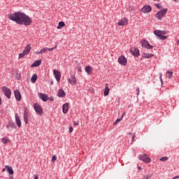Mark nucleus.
Returning a JSON list of instances; mask_svg holds the SVG:
<instances>
[{"label":"nucleus","mask_w":179,"mask_h":179,"mask_svg":"<svg viewBox=\"0 0 179 179\" xmlns=\"http://www.w3.org/2000/svg\"><path fill=\"white\" fill-rule=\"evenodd\" d=\"M10 20L15 22L17 24H21V26H30L33 23L31 18L27 15L26 14L20 12H17L8 15Z\"/></svg>","instance_id":"f257e3e1"},{"label":"nucleus","mask_w":179,"mask_h":179,"mask_svg":"<svg viewBox=\"0 0 179 179\" xmlns=\"http://www.w3.org/2000/svg\"><path fill=\"white\" fill-rule=\"evenodd\" d=\"M168 10H169L167 8H164V9H162V10H159V12H157L155 14V17L157 19H158V20H162V19H163V17H164L166 13H167Z\"/></svg>","instance_id":"f03ea898"},{"label":"nucleus","mask_w":179,"mask_h":179,"mask_svg":"<svg viewBox=\"0 0 179 179\" xmlns=\"http://www.w3.org/2000/svg\"><path fill=\"white\" fill-rule=\"evenodd\" d=\"M141 43L142 47L146 48V50H153V45H150L149 41L144 39L141 41Z\"/></svg>","instance_id":"7ed1b4c3"},{"label":"nucleus","mask_w":179,"mask_h":179,"mask_svg":"<svg viewBox=\"0 0 179 179\" xmlns=\"http://www.w3.org/2000/svg\"><path fill=\"white\" fill-rule=\"evenodd\" d=\"M34 108L38 115H43V108L38 103H34Z\"/></svg>","instance_id":"20e7f679"},{"label":"nucleus","mask_w":179,"mask_h":179,"mask_svg":"<svg viewBox=\"0 0 179 179\" xmlns=\"http://www.w3.org/2000/svg\"><path fill=\"white\" fill-rule=\"evenodd\" d=\"M139 160H142L144 163H150L151 159L148 155H143L138 157Z\"/></svg>","instance_id":"39448f33"},{"label":"nucleus","mask_w":179,"mask_h":179,"mask_svg":"<svg viewBox=\"0 0 179 179\" xmlns=\"http://www.w3.org/2000/svg\"><path fill=\"white\" fill-rule=\"evenodd\" d=\"M118 62L120 64V65H124L125 66L128 62V60H127V58H125L124 55H121L118 58Z\"/></svg>","instance_id":"423d86ee"},{"label":"nucleus","mask_w":179,"mask_h":179,"mask_svg":"<svg viewBox=\"0 0 179 179\" xmlns=\"http://www.w3.org/2000/svg\"><path fill=\"white\" fill-rule=\"evenodd\" d=\"M1 90L3 92L5 96L8 97V99H10V90L6 87H2Z\"/></svg>","instance_id":"0eeeda50"},{"label":"nucleus","mask_w":179,"mask_h":179,"mask_svg":"<svg viewBox=\"0 0 179 179\" xmlns=\"http://www.w3.org/2000/svg\"><path fill=\"white\" fill-rule=\"evenodd\" d=\"M53 73L55 75V78L57 82H59L61 80V72L58 70H54Z\"/></svg>","instance_id":"6e6552de"},{"label":"nucleus","mask_w":179,"mask_h":179,"mask_svg":"<svg viewBox=\"0 0 179 179\" xmlns=\"http://www.w3.org/2000/svg\"><path fill=\"white\" fill-rule=\"evenodd\" d=\"M14 94L17 101H20V100H22V94L18 90L14 91Z\"/></svg>","instance_id":"1a4fd4ad"},{"label":"nucleus","mask_w":179,"mask_h":179,"mask_svg":"<svg viewBox=\"0 0 179 179\" xmlns=\"http://www.w3.org/2000/svg\"><path fill=\"white\" fill-rule=\"evenodd\" d=\"M152 11V7L150 6H145L141 8V12L143 13H149V12Z\"/></svg>","instance_id":"9d476101"},{"label":"nucleus","mask_w":179,"mask_h":179,"mask_svg":"<svg viewBox=\"0 0 179 179\" xmlns=\"http://www.w3.org/2000/svg\"><path fill=\"white\" fill-rule=\"evenodd\" d=\"M130 52H131V54L134 55V57H139V50L136 48H131L130 49Z\"/></svg>","instance_id":"9b49d317"},{"label":"nucleus","mask_w":179,"mask_h":179,"mask_svg":"<svg viewBox=\"0 0 179 179\" xmlns=\"http://www.w3.org/2000/svg\"><path fill=\"white\" fill-rule=\"evenodd\" d=\"M38 96L43 101H47L48 100V95L47 94L38 93Z\"/></svg>","instance_id":"f8f14e48"},{"label":"nucleus","mask_w":179,"mask_h":179,"mask_svg":"<svg viewBox=\"0 0 179 179\" xmlns=\"http://www.w3.org/2000/svg\"><path fill=\"white\" fill-rule=\"evenodd\" d=\"M154 34H155V36H157L158 37H162V36H164L165 34H166V31H160V30H155L154 31Z\"/></svg>","instance_id":"ddd939ff"},{"label":"nucleus","mask_w":179,"mask_h":179,"mask_svg":"<svg viewBox=\"0 0 179 179\" xmlns=\"http://www.w3.org/2000/svg\"><path fill=\"white\" fill-rule=\"evenodd\" d=\"M118 26H127L128 24V19L127 18H122L120 21L117 23Z\"/></svg>","instance_id":"4468645a"},{"label":"nucleus","mask_w":179,"mask_h":179,"mask_svg":"<svg viewBox=\"0 0 179 179\" xmlns=\"http://www.w3.org/2000/svg\"><path fill=\"white\" fill-rule=\"evenodd\" d=\"M62 111L64 114H66L69 111V103H66L63 105Z\"/></svg>","instance_id":"2eb2a0df"},{"label":"nucleus","mask_w":179,"mask_h":179,"mask_svg":"<svg viewBox=\"0 0 179 179\" xmlns=\"http://www.w3.org/2000/svg\"><path fill=\"white\" fill-rule=\"evenodd\" d=\"M15 121L17 127L20 128V127H22V122L20 121V117L17 115V114H15Z\"/></svg>","instance_id":"dca6fc26"},{"label":"nucleus","mask_w":179,"mask_h":179,"mask_svg":"<svg viewBox=\"0 0 179 179\" xmlns=\"http://www.w3.org/2000/svg\"><path fill=\"white\" fill-rule=\"evenodd\" d=\"M69 80V83H70V85H76V78H75V76H71V78L68 79Z\"/></svg>","instance_id":"f3484780"},{"label":"nucleus","mask_w":179,"mask_h":179,"mask_svg":"<svg viewBox=\"0 0 179 179\" xmlns=\"http://www.w3.org/2000/svg\"><path fill=\"white\" fill-rule=\"evenodd\" d=\"M108 93H110V88H108V84L106 83L105 85V89L103 91V95L104 96H108Z\"/></svg>","instance_id":"a211bd4d"},{"label":"nucleus","mask_w":179,"mask_h":179,"mask_svg":"<svg viewBox=\"0 0 179 179\" xmlns=\"http://www.w3.org/2000/svg\"><path fill=\"white\" fill-rule=\"evenodd\" d=\"M30 50H31V47L30 46V45H27L24 50H23V52L27 55V54H29L30 52Z\"/></svg>","instance_id":"6ab92c4d"},{"label":"nucleus","mask_w":179,"mask_h":179,"mask_svg":"<svg viewBox=\"0 0 179 179\" xmlns=\"http://www.w3.org/2000/svg\"><path fill=\"white\" fill-rule=\"evenodd\" d=\"M24 121L25 124H28L29 113H27V111H24Z\"/></svg>","instance_id":"aec40b11"},{"label":"nucleus","mask_w":179,"mask_h":179,"mask_svg":"<svg viewBox=\"0 0 179 179\" xmlns=\"http://www.w3.org/2000/svg\"><path fill=\"white\" fill-rule=\"evenodd\" d=\"M92 71H93V68L92 66H85V72H87V73H89L90 75Z\"/></svg>","instance_id":"412c9836"},{"label":"nucleus","mask_w":179,"mask_h":179,"mask_svg":"<svg viewBox=\"0 0 179 179\" xmlns=\"http://www.w3.org/2000/svg\"><path fill=\"white\" fill-rule=\"evenodd\" d=\"M41 65V59L36 60L31 64V66H40Z\"/></svg>","instance_id":"4be33fe9"},{"label":"nucleus","mask_w":179,"mask_h":179,"mask_svg":"<svg viewBox=\"0 0 179 179\" xmlns=\"http://www.w3.org/2000/svg\"><path fill=\"white\" fill-rule=\"evenodd\" d=\"M57 96L59 97H65V91L64 90H59Z\"/></svg>","instance_id":"5701e85b"},{"label":"nucleus","mask_w":179,"mask_h":179,"mask_svg":"<svg viewBox=\"0 0 179 179\" xmlns=\"http://www.w3.org/2000/svg\"><path fill=\"white\" fill-rule=\"evenodd\" d=\"M62 27H65V22H59V24L57 26V29L58 30H61V29H62Z\"/></svg>","instance_id":"b1692460"},{"label":"nucleus","mask_w":179,"mask_h":179,"mask_svg":"<svg viewBox=\"0 0 179 179\" xmlns=\"http://www.w3.org/2000/svg\"><path fill=\"white\" fill-rule=\"evenodd\" d=\"M6 169H7V171L9 173V174H13V169H12V166L6 165Z\"/></svg>","instance_id":"393cba45"},{"label":"nucleus","mask_w":179,"mask_h":179,"mask_svg":"<svg viewBox=\"0 0 179 179\" xmlns=\"http://www.w3.org/2000/svg\"><path fill=\"white\" fill-rule=\"evenodd\" d=\"M152 57H153V55L151 53H144L143 54V58L149 59V58H152Z\"/></svg>","instance_id":"a878e982"},{"label":"nucleus","mask_w":179,"mask_h":179,"mask_svg":"<svg viewBox=\"0 0 179 179\" xmlns=\"http://www.w3.org/2000/svg\"><path fill=\"white\" fill-rule=\"evenodd\" d=\"M36 80H37V76L36 74H34L31 78V81L32 83H36Z\"/></svg>","instance_id":"bb28decb"},{"label":"nucleus","mask_w":179,"mask_h":179,"mask_svg":"<svg viewBox=\"0 0 179 179\" xmlns=\"http://www.w3.org/2000/svg\"><path fill=\"white\" fill-rule=\"evenodd\" d=\"M128 135H131V145H132V143L134 142V139H135V134H132V133H128Z\"/></svg>","instance_id":"cd10ccee"},{"label":"nucleus","mask_w":179,"mask_h":179,"mask_svg":"<svg viewBox=\"0 0 179 179\" xmlns=\"http://www.w3.org/2000/svg\"><path fill=\"white\" fill-rule=\"evenodd\" d=\"M47 51H48V48H43V49L41 50L39 53L45 54V52H47Z\"/></svg>","instance_id":"c85d7f7f"},{"label":"nucleus","mask_w":179,"mask_h":179,"mask_svg":"<svg viewBox=\"0 0 179 179\" xmlns=\"http://www.w3.org/2000/svg\"><path fill=\"white\" fill-rule=\"evenodd\" d=\"M159 160H160L161 162H167V160H169V157H161V158L159 159Z\"/></svg>","instance_id":"c756f323"},{"label":"nucleus","mask_w":179,"mask_h":179,"mask_svg":"<svg viewBox=\"0 0 179 179\" xmlns=\"http://www.w3.org/2000/svg\"><path fill=\"white\" fill-rule=\"evenodd\" d=\"M166 73L169 74L168 76L169 79L173 77V71H167Z\"/></svg>","instance_id":"7c9ffc66"},{"label":"nucleus","mask_w":179,"mask_h":179,"mask_svg":"<svg viewBox=\"0 0 179 179\" xmlns=\"http://www.w3.org/2000/svg\"><path fill=\"white\" fill-rule=\"evenodd\" d=\"M122 121V117H120V119H117L115 120V122L113 123V125H117V124H118V122Z\"/></svg>","instance_id":"2f4dec72"},{"label":"nucleus","mask_w":179,"mask_h":179,"mask_svg":"<svg viewBox=\"0 0 179 179\" xmlns=\"http://www.w3.org/2000/svg\"><path fill=\"white\" fill-rule=\"evenodd\" d=\"M8 141H9V140H8V139H6V138H3L1 139V142H2L3 143H8Z\"/></svg>","instance_id":"473e14b6"},{"label":"nucleus","mask_w":179,"mask_h":179,"mask_svg":"<svg viewBox=\"0 0 179 179\" xmlns=\"http://www.w3.org/2000/svg\"><path fill=\"white\" fill-rule=\"evenodd\" d=\"M55 160H57V155H53L52 157V163H54V162H55Z\"/></svg>","instance_id":"72a5a7b5"},{"label":"nucleus","mask_w":179,"mask_h":179,"mask_svg":"<svg viewBox=\"0 0 179 179\" xmlns=\"http://www.w3.org/2000/svg\"><path fill=\"white\" fill-rule=\"evenodd\" d=\"M24 55H26L24 54V52H22V53H20L19 55V58H23V57H24Z\"/></svg>","instance_id":"f704fd0d"},{"label":"nucleus","mask_w":179,"mask_h":179,"mask_svg":"<svg viewBox=\"0 0 179 179\" xmlns=\"http://www.w3.org/2000/svg\"><path fill=\"white\" fill-rule=\"evenodd\" d=\"M56 48H57V45H55V47L52 48H48V51H52V50H55Z\"/></svg>","instance_id":"c9c22d12"},{"label":"nucleus","mask_w":179,"mask_h":179,"mask_svg":"<svg viewBox=\"0 0 179 179\" xmlns=\"http://www.w3.org/2000/svg\"><path fill=\"white\" fill-rule=\"evenodd\" d=\"M159 38L160 40H166V38H167V36L162 35Z\"/></svg>","instance_id":"e433bc0d"},{"label":"nucleus","mask_w":179,"mask_h":179,"mask_svg":"<svg viewBox=\"0 0 179 179\" xmlns=\"http://www.w3.org/2000/svg\"><path fill=\"white\" fill-rule=\"evenodd\" d=\"M155 6L156 8H158V9H162V6H160L159 3L155 4Z\"/></svg>","instance_id":"4c0bfd02"},{"label":"nucleus","mask_w":179,"mask_h":179,"mask_svg":"<svg viewBox=\"0 0 179 179\" xmlns=\"http://www.w3.org/2000/svg\"><path fill=\"white\" fill-rule=\"evenodd\" d=\"M162 73L159 74V79H160V80H161V83H162V85H163V79L162 78Z\"/></svg>","instance_id":"58836bf2"},{"label":"nucleus","mask_w":179,"mask_h":179,"mask_svg":"<svg viewBox=\"0 0 179 179\" xmlns=\"http://www.w3.org/2000/svg\"><path fill=\"white\" fill-rule=\"evenodd\" d=\"M73 131V128L72 127H71L69 128V132H70V133H72Z\"/></svg>","instance_id":"ea45409f"},{"label":"nucleus","mask_w":179,"mask_h":179,"mask_svg":"<svg viewBox=\"0 0 179 179\" xmlns=\"http://www.w3.org/2000/svg\"><path fill=\"white\" fill-rule=\"evenodd\" d=\"M9 127H11V128H13V124H10L7 126V128H9Z\"/></svg>","instance_id":"a19ab883"},{"label":"nucleus","mask_w":179,"mask_h":179,"mask_svg":"<svg viewBox=\"0 0 179 179\" xmlns=\"http://www.w3.org/2000/svg\"><path fill=\"white\" fill-rule=\"evenodd\" d=\"M125 114H127V112L123 113L121 119L122 120L124 118V116L125 115Z\"/></svg>","instance_id":"79ce46f5"},{"label":"nucleus","mask_w":179,"mask_h":179,"mask_svg":"<svg viewBox=\"0 0 179 179\" xmlns=\"http://www.w3.org/2000/svg\"><path fill=\"white\" fill-rule=\"evenodd\" d=\"M78 72H82V68L81 67H78Z\"/></svg>","instance_id":"37998d69"},{"label":"nucleus","mask_w":179,"mask_h":179,"mask_svg":"<svg viewBox=\"0 0 179 179\" xmlns=\"http://www.w3.org/2000/svg\"><path fill=\"white\" fill-rule=\"evenodd\" d=\"M16 78L19 80L20 79V74H17L16 75Z\"/></svg>","instance_id":"c03bdc74"},{"label":"nucleus","mask_w":179,"mask_h":179,"mask_svg":"<svg viewBox=\"0 0 179 179\" xmlns=\"http://www.w3.org/2000/svg\"><path fill=\"white\" fill-rule=\"evenodd\" d=\"M73 125H79V122H73Z\"/></svg>","instance_id":"a18cd8bd"},{"label":"nucleus","mask_w":179,"mask_h":179,"mask_svg":"<svg viewBox=\"0 0 179 179\" xmlns=\"http://www.w3.org/2000/svg\"><path fill=\"white\" fill-rule=\"evenodd\" d=\"M152 176H153L152 174L147 175V176L148 177V179H149V178H152Z\"/></svg>","instance_id":"49530a36"},{"label":"nucleus","mask_w":179,"mask_h":179,"mask_svg":"<svg viewBox=\"0 0 179 179\" xmlns=\"http://www.w3.org/2000/svg\"><path fill=\"white\" fill-rule=\"evenodd\" d=\"M143 179H149V177H148L147 176H144Z\"/></svg>","instance_id":"de8ad7c7"},{"label":"nucleus","mask_w":179,"mask_h":179,"mask_svg":"<svg viewBox=\"0 0 179 179\" xmlns=\"http://www.w3.org/2000/svg\"><path fill=\"white\" fill-rule=\"evenodd\" d=\"M6 167L2 169V173H4V171H6Z\"/></svg>","instance_id":"09e8293b"},{"label":"nucleus","mask_w":179,"mask_h":179,"mask_svg":"<svg viewBox=\"0 0 179 179\" xmlns=\"http://www.w3.org/2000/svg\"><path fill=\"white\" fill-rule=\"evenodd\" d=\"M34 179H38V175H36Z\"/></svg>","instance_id":"8fccbe9b"},{"label":"nucleus","mask_w":179,"mask_h":179,"mask_svg":"<svg viewBox=\"0 0 179 179\" xmlns=\"http://www.w3.org/2000/svg\"><path fill=\"white\" fill-rule=\"evenodd\" d=\"M2 104V99L0 97V106Z\"/></svg>","instance_id":"3c124183"},{"label":"nucleus","mask_w":179,"mask_h":179,"mask_svg":"<svg viewBox=\"0 0 179 179\" xmlns=\"http://www.w3.org/2000/svg\"><path fill=\"white\" fill-rule=\"evenodd\" d=\"M138 170L141 171V170H142V166H138Z\"/></svg>","instance_id":"603ef678"},{"label":"nucleus","mask_w":179,"mask_h":179,"mask_svg":"<svg viewBox=\"0 0 179 179\" xmlns=\"http://www.w3.org/2000/svg\"><path fill=\"white\" fill-rule=\"evenodd\" d=\"M50 101H54V99L51 98V99H50Z\"/></svg>","instance_id":"864d4df0"},{"label":"nucleus","mask_w":179,"mask_h":179,"mask_svg":"<svg viewBox=\"0 0 179 179\" xmlns=\"http://www.w3.org/2000/svg\"><path fill=\"white\" fill-rule=\"evenodd\" d=\"M137 92H138L137 94H139V88H137Z\"/></svg>","instance_id":"5fc2aeb1"},{"label":"nucleus","mask_w":179,"mask_h":179,"mask_svg":"<svg viewBox=\"0 0 179 179\" xmlns=\"http://www.w3.org/2000/svg\"><path fill=\"white\" fill-rule=\"evenodd\" d=\"M36 54H41L40 52H36Z\"/></svg>","instance_id":"6e6d98bb"},{"label":"nucleus","mask_w":179,"mask_h":179,"mask_svg":"<svg viewBox=\"0 0 179 179\" xmlns=\"http://www.w3.org/2000/svg\"><path fill=\"white\" fill-rule=\"evenodd\" d=\"M173 2H177V0H173Z\"/></svg>","instance_id":"4d7b16f0"},{"label":"nucleus","mask_w":179,"mask_h":179,"mask_svg":"<svg viewBox=\"0 0 179 179\" xmlns=\"http://www.w3.org/2000/svg\"><path fill=\"white\" fill-rule=\"evenodd\" d=\"M131 10H134V8H132L131 9Z\"/></svg>","instance_id":"13d9d810"},{"label":"nucleus","mask_w":179,"mask_h":179,"mask_svg":"<svg viewBox=\"0 0 179 179\" xmlns=\"http://www.w3.org/2000/svg\"><path fill=\"white\" fill-rule=\"evenodd\" d=\"M153 1L158 2L159 0H153Z\"/></svg>","instance_id":"bf43d9fd"},{"label":"nucleus","mask_w":179,"mask_h":179,"mask_svg":"<svg viewBox=\"0 0 179 179\" xmlns=\"http://www.w3.org/2000/svg\"><path fill=\"white\" fill-rule=\"evenodd\" d=\"M128 107L129 108V107H131V106H128Z\"/></svg>","instance_id":"052dcab7"},{"label":"nucleus","mask_w":179,"mask_h":179,"mask_svg":"<svg viewBox=\"0 0 179 179\" xmlns=\"http://www.w3.org/2000/svg\"><path fill=\"white\" fill-rule=\"evenodd\" d=\"M178 44H179V41H178Z\"/></svg>","instance_id":"680f3d73"},{"label":"nucleus","mask_w":179,"mask_h":179,"mask_svg":"<svg viewBox=\"0 0 179 179\" xmlns=\"http://www.w3.org/2000/svg\"><path fill=\"white\" fill-rule=\"evenodd\" d=\"M57 179H58V178H57Z\"/></svg>","instance_id":"e2e57ef3"}]
</instances>
